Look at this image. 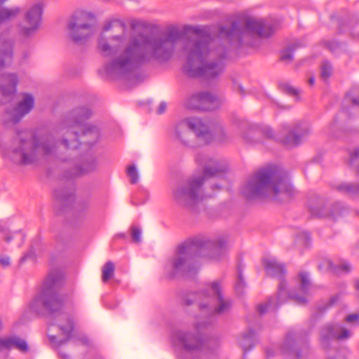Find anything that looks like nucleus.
Masks as SVG:
<instances>
[{"mask_svg": "<svg viewBox=\"0 0 359 359\" xmlns=\"http://www.w3.org/2000/svg\"><path fill=\"white\" fill-rule=\"evenodd\" d=\"M273 32V26L264 20L243 18L229 27H221L215 39L206 34L203 27L191 25L182 28L172 25L157 34L132 35L123 22L113 20L104 25L98 48L104 56L111 57L104 65L106 74L117 79L128 76L142 64L168 62L175 54L177 43L182 41L184 72L212 81L222 74L223 59L230 50L256 46L260 38L269 37Z\"/></svg>", "mask_w": 359, "mask_h": 359, "instance_id": "1", "label": "nucleus"}, {"mask_svg": "<svg viewBox=\"0 0 359 359\" xmlns=\"http://www.w3.org/2000/svg\"><path fill=\"white\" fill-rule=\"evenodd\" d=\"M91 115L88 108L74 110L72 120L64 123L57 130L32 135L28 131H21L17 135L11 147L3 150V156L19 165H32L41 160L54 156L57 153L55 135L60 133L64 137L61 142L67 149H77L81 142L93 145L100 137V128L93 123H85Z\"/></svg>", "mask_w": 359, "mask_h": 359, "instance_id": "2", "label": "nucleus"}, {"mask_svg": "<svg viewBox=\"0 0 359 359\" xmlns=\"http://www.w3.org/2000/svg\"><path fill=\"white\" fill-rule=\"evenodd\" d=\"M229 240L220 236L213 240L196 239L180 244L165 264V273L170 278L194 272V259L198 256L219 259L228 248Z\"/></svg>", "mask_w": 359, "mask_h": 359, "instance_id": "3", "label": "nucleus"}, {"mask_svg": "<svg viewBox=\"0 0 359 359\" xmlns=\"http://www.w3.org/2000/svg\"><path fill=\"white\" fill-rule=\"evenodd\" d=\"M294 192L287 172L276 165L262 168L242 188V193L248 199L270 198L280 202L289 200Z\"/></svg>", "mask_w": 359, "mask_h": 359, "instance_id": "4", "label": "nucleus"}, {"mask_svg": "<svg viewBox=\"0 0 359 359\" xmlns=\"http://www.w3.org/2000/svg\"><path fill=\"white\" fill-rule=\"evenodd\" d=\"M196 161L205 164L203 174L187 178L172 191L175 201L189 209H194L204 199L213 196L203 190L205 180L210 177L219 176L227 170L226 162L219 159L208 158L199 154L196 156Z\"/></svg>", "mask_w": 359, "mask_h": 359, "instance_id": "5", "label": "nucleus"}, {"mask_svg": "<svg viewBox=\"0 0 359 359\" xmlns=\"http://www.w3.org/2000/svg\"><path fill=\"white\" fill-rule=\"evenodd\" d=\"M61 277L57 272H53L46 278L41 293L36 297L30 304V309L35 313H39L44 309L52 315H55L53 325L58 327L65 340H60V344L67 341L73 330L72 319L64 313H59L63 306V299L56 292L59 286Z\"/></svg>", "mask_w": 359, "mask_h": 359, "instance_id": "6", "label": "nucleus"}, {"mask_svg": "<svg viewBox=\"0 0 359 359\" xmlns=\"http://www.w3.org/2000/svg\"><path fill=\"white\" fill-rule=\"evenodd\" d=\"M266 273L269 276L279 278L278 293L275 297H271L266 304H262L257 306V311L260 314H264L268 309H276L278 306L291 298L298 304H304L307 302V294L311 288V283L309 275L306 272H301L298 276L300 284V291L302 294L297 293H289L286 289V284L283 279L285 273L284 266L275 258H268L264 261Z\"/></svg>", "mask_w": 359, "mask_h": 359, "instance_id": "7", "label": "nucleus"}, {"mask_svg": "<svg viewBox=\"0 0 359 359\" xmlns=\"http://www.w3.org/2000/svg\"><path fill=\"white\" fill-rule=\"evenodd\" d=\"M176 138L182 144H189L193 136L202 144H208L213 140L220 142L228 140L229 137L221 125L210 127L202 118L197 116L184 118L175 126Z\"/></svg>", "mask_w": 359, "mask_h": 359, "instance_id": "8", "label": "nucleus"}, {"mask_svg": "<svg viewBox=\"0 0 359 359\" xmlns=\"http://www.w3.org/2000/svg\"><path fill=\"white\" fill-rule=\"evenodd\" d=\"M310 133V128L307 123L299 122L293 126L284 125L279 135H275L273 130L268 127L262 130L256 128L248 126L247 130L242 133L243 137L249 142L257 141L258 136L262 133L267 138L276 139L288 147L298 145L302 140Z\"/></svg>", "mask_w": 359, "mask_h": 359, "instance_id": "9", "label": "nucleus"}, {"mask_svg": "<svg viewBox=\"0 0 359 359\" xmlns=\"http://www.w3.org/2000/svg\"><path fill=\"white\" fill-rule=\"evenodd\" d=\"M203 318H209L214 315H221L229 311L231 306L230 300L222 296L219 281H214L201 292L196 294L194 299Z\"/></svg>", "mask_w": 359, "mask_h": 359, "instance_id": "10", "label": "nucleus"}, {"mask_svg": "<svg viewBox=\"0 0 359 359\" xmlns=\"http://www.w3.org/2000/svg\"><path fill=\"white\" fill-rule=\"evenodd\" d=\"M95 14L87 9L79 8L74 11L67 23L69 37L76 43L83 44L95 33Z\"/></svg>", "mask_w": 359, "mask_h": 359, "instance_id": "11", "label": "nucleus"}, {"mask_svg": "<svg viewBox=\"0 0 359 359\" xmlns=\"http://www.w3.org/2000/svg\"><path fill=\"white\" fill-rule=\"evenodd\" d=\"M20 100L13 108L7 109L4 113V121L6 123L15 124L27 115L34 107V97L32 94L22 93Z\"/></svg>", "mask_w": 359, "mask_h": 359, "instance_id": "12", "label": "nucleus"}, {"mask_svg": "<svg viewBox=\"0 0 359 359\" xmlns=\"http://www.w3.org/2000/svg\"><path fill=\"white\" fill-rule=\"evenodd\" d=\"M43 7L41 4L31 6L24 15V22L19 25V33L25 38L34 35L39 29L42 18Z\"/></svg>", "mask_w": 359, "mask_h": 359, "instance_id": "13", "label": "nucleus"}, {"mask_svg": "<svg viewBox=\"0 0 359 359\" xmlns=\"http://www.w3.org/2000/svg\"><path fill=\"white\" fill-rule=\"evenodd\" d=\"M219 99L209 92H198L193 94L187 101L189 109L198 110H213L220 105Z\"/></svg>", "mask_w": 359, "mask_h": 359, "instance_id": "14", "label": "nucleus"}, {"mask_svg": "<svg viewBox=\"0 0 359 359\" xmlns=\"http://www.w3.org/2000/svg\"><path fill=\"white\" fill-rule=\"evenodd\" d=\"M351 336V332L339 324L327 325L320 330V343L328 349L335 340H344Z\"/></svg>", "mask_w": 359, "mask_h": 359, "instance_id": "15", "label": "nucleus"}, {"mask_svg": "<svg viewBox=\"0 0 359 359\" xmlns=\"http://www.w3.org/2000/svg\"><path fill=\"white\" fill-rule=\"evenodd\" d=\"M18 81V76L15 73L0 76V93L5 100L4 102H9L13 98Z\"/></svg>", "mask_w": 359, "mask_h": 359, "instance_id": "16", "label": "nucleus"}, {"mask_svg": "<svg viewBox=\"0 0 359 359\" xmlns=\"http://www.w3.org/2000/svg\"><path fill=\"white\" fill-rule=\"evenodd\" d=\"M175 338L188 351L197 350L202 344L201 338L198 335L187 332L178 331L175 333Z\"/></svg>", "mask_w": 359, "mask_h": 359, "instance_id": "17", "label": "nucleus"}, {"mask_svg": "<svg viewBox=\"0 0 359 359\" xmlns=\"http://www.w3.org/2000/svg\"><path fill=\"white\" fill-rule=\"evenodd\" d=\"M348 163L355 167L359 174V148L355 149L350 154ZM339 191H344L352 196H359V185L356 184L346 183L338 187Z\"/></svg>", "mask_w": 359, "mask_h": 359, "instance_id": "18", "label": "nucleus"}, {"mask_svg": "<svg viewBox=\"0 0 359 359\" xmlns=\"http://www.w3.org/2000/svg\"><path fill=\"white\" fill-rule=\"evenodd\" d=\"M15 348L22 352L28 350L27 342L18 337H10L6 338H0V351L9 350Z\"/></svg>", "mask_w": 359, "mask_h": 359, "instance_id": "19", "label": "nucleus"}, {"mask_svg": "<svg viewBox=\"0 0 359 359\" xmlns=\"http://www.w3.org/2000/svg\"><path fill=\"white\" fill-rule=\"evenodd\" d=\"M318 269L323 272L332 271L334 273H337L339 271H342L345 273H348L351 270V266L347 262H343L338 266H336L330 259H324L318 264Z\"/></svg>", "mask_w": 359, "mask_h": 359, "instance_id": "20", "label": "nucleus"}, {"mask_svg": "<svg viewBox=\"0 0 359 359\" xmlns=\"http://www.w3.org/2000/svg\"><path fill=\"white\" fill-rule=\"evenodd\" d=\"M299 343V336L294 332H290L283 344L282 348L284 352L289 354H294L297 358H299V352L296 345Z\"/></svg>", "mask_w": 359, "mask_h": 359, "instance_id": "21", "label": "nucleus"}, {"mask_svg": "<svg viewBox=\"0 0 359 359\" xmlns=\"http://www.w3.org/2000/svg\"><path fill=\"white\" fill-rule=\"evenodd\" d=\"M54 196L58 203L67 205L74 199V189L72 187L57 189L55 191Z\"/></svg>", "mask_w": 359, "mask_h": 359, "instance_id": "22", "label": "nucleus"}, {"mask_svg": "<svg viewBox=\"0 0 359 359\" xmlns=\"http://www.w3.org/2000/svg\"><path fill=\"white\" fill-rule=\"evenodd\" d=\"M255 339V334L252 330H249L242 334L238 342L244 352L251 349L254 346Z\"/></svg>", "mask_w": 359, "mask_h": 359, "instance_id": "23", "label": "nucleus"}, {"mask_svg": "<svg viewBox=\"0 0 359 359\" xmlns=\"http://www.w3.org/2000/svg\"><path fill=\"white\" fill-rule=\"evenodd\" d=\"M97 161L94 156L85 158L80 166V173H88L95 170L97 168Z\"/></svg>", "mask_w": 359, "mask_h": 359, "instance_id": "24", "label": "nucleus"}, {"mask_svg": "<svg viewBox=\"0 0 359 359\" xmlns=\"http://www.w3.org/2000/svg\"><path fill=\"white\" fill-rule=\"evenodd\" d=\"M115 266L113 262L109 261L104 264L102 269V280L107 283L114 274Z\"/></svg>", "mask_w": 359, "mask_h": 359, "instance_id": "25", "label": "nucleus"}, {"mask_svg": "<svg viewBox=\"0 0 359 359\" xmlns=\"http://www.w3.org/2000/svg\"><path fill=\"white\" fill-rule=\"evenodd\" d=\"M311 213L316 217H330L333 219H336V214L333 211L328 212L325 207H313L311 208Z\"/></svg>", "mask_w": 359, "mask_h": 359, "instance_id": "26", "label": "nucleus"}, {"mask_svg": "<svg viewBox=\"0 0 359 359\" xmlns=\"http://www.w3.org/2000/svg\"><path fill=\"white\" fill-rule=\"evenodd\" d=\"M332 66L328 61H324L321 65L320 78L327 81L332 74Z\"/></svg>", "mask_w": 359, "mask_h": 359, "instance_id": "27", "label": "nucleus"}, {"mask_svg": "<svg viewBox=\"0 0 359 359\" xmlns=\"http://www.w3.org/2000/svg\"><path fill=\"white\" fill-rule=\"evenodd\" d=\"M294 45L289 46L286 49L283 50L281 53L280 59L281 60L285 62H290L293 59V55L292 53L294 50L295 49Z\"/></svg>", "mask_w": 359, "mask_h": 359, "instance_id": "28", "label": "nucleus"}, {"mask_svg": "<svg viewBox=\"0 0 359 359\" xmlns=\"http://www.w3.org/2000/svg\"><path fill=\"white\" fill-rule=\"evenodd\" d=\"M127 175L132 184H136L139 180V175L136 167L133 165H129L127 168Z\"/></svg>", "mask_w": 359, "mask_h": 359, "instance_id": "29", "label": "nucleus"}, {"mask_svg": "<svg viewBox=\"0 0 359 359\" xmlns=\"http://www.w3.org/2000/svg\"><path fill=\"white\" fill-rule=\"evenodd\" d=\"M131 231V237L132 240L134 243H139L141 241V229L135 226H133L130 229Z\"/></svg>", "mask_w": 359, "mask_h": 359, "instance_id": "30", "label": "nucleus"}, {"mask_svg": "<svg viewBox=\"0 0 359 359\" xmlns=\"http://www.w3.org/2000/svg\"><path fill=\"white\" fill-rule=\"evenodd\" d=\"M30 56V50L28 48H23L21 50L18 55L17 59L19 60L20 62H25Z\"/></svg>", "mask_w": 359, "mask_h": 359, "instance_id": "31", "label": "nucleus"}, {"mask_svg": "<svg viewBox=\"0 0 359 359\" xmlns=\"http://www.w3.org/2000/svg\"><path fill=\"white\" fill-rule=\"evenodd\" d=\"M244 287H245V283H244L243 278L241 276V274L239 273L238 276V278H237L236 285H235L236 292L239 294H242Z\"/></svg>", "mask_w": 359, "mask_h": 359, "instance_id": "32", "label": "nucleus"}, {"mask_svg": "<svg viewBox=\"0 0 359 359\" xmlns=\"http://www.w3.org/2000/svg\"><path fill=\"white\" fill-rule=\"evenodd\" d=\"M284 90L287 93L292 96H298L299 93L298 89L290 85H285Z\"/></svg>", "mask_w": 359, "mask_h": 359, "instance_id": "33", "label": "nucleus"}, {"mask_svg": "<svg viewBox=\"0 0 359 359\" xmlns=\"http://www.w3.org/2000/svg\"><path fill=\"white\" fill-rule=\"evenodd\" d=\"M358 319H359V315L353 313V314H350L346 316V321L351 323H354V322L358 321Z\"/></svg>", "mask_w": 359, "mask_h": 359, "instance_id": "34", "label": "nucleus"}, {"mask_svg": "<svg viewBox=\"0 0 359 359\" xmlns=\"http://www.w3.org/2000/svg\"><path fill=\"white\" fill-rule=\"evenodd\" d=\"M211 320H203V319H200L199 321L197 323V325H196V328L197 330H200L202 327L205 326L208 323H210Z\"/></svg>", "mask_w": 359, "mask_h": 359, "instance_id": "35", "label": "nucleus"}, {"mask_svg": "<svg viewBox=\"0 0 359 359\" xmlns=\"http://www.w3.org/2000/svg\"><path fill=\"white\" fill-rule=\"evenodd\" d=\"M0 264L4 266H7L10 264V258L8 257L0 256Z\"/></svg>", "mask_w": 359, "mask_h": 359, "instance_id": "36", "label": "nucleus"}, {"mask_svg": "<svg viewBox=\"0 0 359 359\" xmlns=\"http://www.w3.org/2000/svg\"><path fill=\"white\" fill-rule=\"evenodd\" d=\"M234 89L236 92H238V93H240L241 95H244L245 94V90L244 88H243V86L239 84V83H235L234 85Z\"/></svg>", "mask_w": 359, "mask_h": 359, "instance_id": "37", "label": "nucleus"}, {"mask_svg": "<svg viewBox=\"0 0 359 359\" xmlns=\"http://www.w3.org/2000/svg\"><path fill=\"white\" fill-rule=\"evenodd\" d=\"M165 109H166V104L165 102H161L160 104H159V107L158 108V114H163L165 111Z\"/></svg>", "mask_w": 359, "mask_h": 359, "instance_id": "38", "label": "nucleus"}, {"mask_svg": "<svg viewBox=\"0 0 359 359\" xmlns=\"http://www.w3.org/2000/svg\"><path fill=\"white\" fill-rule=\"evenodd\" d=\"M140 25H141V22L140 21H137V20H133L131 22V23H130V26L133 29L140 26Z\"/></svg>", "mask_w": 359, "mask_h": 359, "instance_id": "39", "label": "nucleus"}, {"mask_svg": "<svg viewBox=\"0 0 359 359\" xmlns=\"http://www.w3.org/2000/svg\"><path fill=\"white\" fill-rule=\"evenodd\" d=\"M302 237L304 239V244H307L308 242L310 241V236L309 235V233H307L306 232L303 233Z\"/></svg>", "mask_w": 359, "mask_h": 359, "instance_id": "40", "label": "nucleus"}, {"mask_svg": "<svg viewBox=\"0 0 359 359\" xmlns=\"http://www.w3.org/2000/svg\"><path fill=\"white\" fill-rule=\"evenodd\" d=\"M337 46H338V44H337V43H334V42H330V43H329V48H330L332 51H333V50L335 49V48H336Z\"/></svg>", "mask_w": 359, "mask_h": 359, "instance_id": "41", "label": "nucleus"}, {"mask_svg": "<svg viewBox=\"0 0 359 359\" xmlns=\"http://www.w3.org/2000/svg\"><path fill=\"white\" fill-rule=\"evenodd\" d=\"M351 102L353 104H357V105H359V99H356V98H352L351 99Z\"/></svg>", "mask_w": 359, "mask_h": 359, "instance_id": "42", "label": "nucleus"}, {"mask_svg": "<svg viewBox=\"0 0 359 359\" xmlns=\"http://www.w3.org/2000/svg\"><path fill=\"white\" fill-rule=\"evenodd\" d=\"M314 81H315L314 77L311 76L309 79V85L313 86L314 83Z\"/></svg>", "mask_w": 359, "mask_h": 359, "instance_id": "43", "label": "nucleus"}, {"mask_svg": "<svg viewBox=\"0 0 359 359\" xmlns=\"http://www.w3.org/2000/svg\"><path fill=\"white\" fill-rule=\"evenodd\" d=\"M355 287L357 290L359 291V279L355 280Z\"/></svg>", "mask_w": 359, "mask_h": 359, "instance_id": "44", "label": "nucleus"}, {"mask_svg": "<svg viewBox=\"0 0 359 359\" xmlns=\"http://www.w3.org/2000/svg\"><path fill=\"white\" fill-rule=\"evenodd\" d=\"M125 234L124 233H119V234H116L115 236H114V238H125Z\"/></svg>", "mask_w": 359, "mask_h": 359, "instance_id": "45", "label": "nucleus"}, {"mask_svg": "<svg viewBox=\"0 0 359 359\" xmlns=\"http://www.w3.org/2000/svg\"><path fill=\"white\" fill-rule=\"evenodd\" d=\"M12 236H7L5 237V241L9 243L12 240Z\"/></svg>", "mask_w": 359, "mask_h": 359, "instance_id": "46", "label": "nucleus"}, {"mask_svg": "<svg viewBox=\"0 0 359 359\" xmlns=\"http://www.w3.org/2000/svg\"><path fill=\"white\" fill-rule=\"evenodd\" d=\"M215 188H216L217 190H221V189H222V186H221L220 184H215Z\"/></svg>", "mask_w": 359, "mask_h": 359, "instance_id": "47", "label": "nucleus"}, {"mask_svg": "<svg viewBox=\"0 0 359 359\" xmlns=\"http://www.w3.org/2000/svg\"><path fill=\"white\" fill-rule=\"evenodd\" d=\"M4 231V226L0 224V231Z\"/></svg>", "mask_w": 359, "mask_h": 359, "instance_id": "48", "label": "nucleus"}, {"mask_svg": "<svg viewBox=\"0 0 359 359\" xmlns=\"http://www.w3.org/2000/svg\"><path fill=\"white\" fill-rule=\"evenodd\" d=\"M334 302H335V299H334V298H333V299H332V304H333Z\"/></svg>", "mask_w": 359, "mask_h": 359, "instance_id": "49", "label": "nucleus"}, {"mask_svg": "<svg viewBox=\"0 0 359 359\" xmlns=\"http://www.w3.org/2000/svg\"><path fill=\"white\" fill-rule=\"evenodd\" d=\"M55 337H51V340L55 339Z\"/></svg>", "mask_w": 359, "mask_h": 359, "instance_id": "50", "label": "nucleus"}, {"mask_svg": "<svg viewBox=\"0 0 359 359\" xmlns=\"http://www.w3.org/2000/svg\"><path fill=\"white\" fill-rule=\"evenodd\" d=\"M191 303L189 301H187V304H191Z\"/></svg>", "mask_w": 359, "mask_h": 359, "instance_id": "51", "label": "nucleus"}, {"mask_svg": "<svg viewBox=\"0 0 359 359\" xmlns=\"http://www.w3.org/2000/svg\"><path fill=\"white\" fill-rule=\"evenodd\" d=\"M19 236L21 237V238H22V234H19Z\"/></svg>", "mask_w": 359, "mask_h": 359, "instance_id": "52", "label": "nucleus"}]
</instances>
